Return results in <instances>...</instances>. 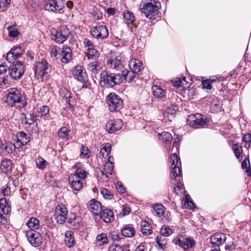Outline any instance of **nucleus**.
I'll list each match as a JSON object with an SVG mask.
<instances>
[{
    "label": "nucleus",
    "mask_w": 251,
    "mask_h": 251,
    "mask_svg": "<svg viewBox=\"0 0 251 251\" xmlns=\"http://www.w3.org/2000/svg\"><path fill=\"white\" fill-rule=\"evenodd\" d=\"M130 212V208L126 205H124L122 212L120 213V214H122L123 216H126L129 214Z\"/></svg>",
    "instance_id": "63"
},
{
    "label": "nucleus",
    "mask_w": 251,
    "mask_h": 251,
    "mask_svg": "<svg viewBox=\"0 0 251 251\" xmlns=\"http://www.w3.org/2000/svg\"><path fill=\"white\" fill-rule=\"evenodd\" d=\"M24 52V49L21 46H15L7 53L6 60L9 62H14Z\"/></svg>",
    "instance_id": "13"
},
{
    "label": "nucleus",
    "mask_w": 251,
    "mask_h": 251,
    "mask_svg": "<svg viewBox=\"0 0 251 251\" xmlns=\"http://www.w3.org/2000/svg\"><path fill=\"white\" fill-rule=\"evenodd\" d=\"M65 243L68 248H73L75 245L74 237V232L71 230H67L65 233Z\"/></svg>",
    "instance_id": "26"
},
{
    "label": "nucleus",
    "mask_w": 251,
    "mask_h": 251,
    "mask_svg": "<svg viewBox=\"0 0 251 251\" xmlns=\"http://www.w3.org/2000/svg\"><path fill=\"white\" fill-rule=\"evenodd\" d=\"M44 9L51 12H59L64 7L62 0H44Z\"/></svg>",
    "instance_id": "8"
},
{
    "label": "nucleus",
    "mask_w": 251,
    "mask_h": 251,
    "mask_svg": "<svg viewBox=\"0 0 251 251\" xmlns=\"http://www.w3.org/2000/svg\"><path fill=\"white\" fill-rule=\"evenodd\" d=\"M92 17L96 20H100L102 18V13L97 9H93L91 12Z\"/></svg>",
    "instance_id": "50"
},
{
    "label": "nucleus",
    "mask_w": 251,
    "mask_h": 251,
    "mask_svg": "<svg viewBox=\"0 0 251 251\" xmlns=\"http://www.w3.org/2000/svg\"><path fill=\"white\" fill-rule=\"evenodd\" d=\"M25 71V67L21 62L14 61L8 68V74L11 78L18 80L22 77Z\"/></svg>",
    "instance_id": "3"
},
{
    "label": "nucleus",
    "mask_w": 251,
    "mask_h": 251,
    "mask_svg": "<svg viewBox=\"0 0 251 251\" xmlns=\"http://www.w3.org/2000/svg\"><path fill=\"white\" fill-rule=\"evenodd\" d=\"M242 168L243 169H247L246 172L247 173L248 176H251V167L249 160H248V161H247L246 160H244L242 162Z\"/></svg>",
    "instance_id": "49"
},
{
    "label": "nucleus",
    "mask_w": 251,
    "mask_h": 251,
    "mask_svg": "<svg viewBox=\"0 0 251 251\" xmlns=\"http://www.w3.org/2000/svg\"><path fill=\"white\" fill-rule=\"evenodd\" d=\"M107 101L109 110L111 112L117 111L122 107L123 100L115 93L109 94L107 97Z\"/></svg>",
    "instance_id": "5"
},
{
    "label": "nucleus",
    "mask_w": 251,
    "mask_h": 251,
    "mask_svg": "<svg viewBox=\"0 0 251 251\" xmlns=\"http://www.w3.org/2000/svg\"><path fill=\"white\" fill-rule=\"evenodd\" d=\"M160 135L162 136L163 139L166 142H170L172 139L171 134L168 132H162Z\"/></svg>",
    "instance_id": "54"
},
{
    "label": "nucleus",
    "mask_w": 251,
    "mask_h": 251,
    "mask_svg": "<svg viewBox=\"0 0 251 251\" xmlns=\"http://www.w3.org/2000/svg\"><path fill=\"white\" fill-rule=\"evenodd\" d=\"M180 166H176L175 165V166L171 168L170 176L172 179H176V177L181 176Z\"/></svg>",
    "instance_id": "38"
},
{
    "label": "nucleus",
    "mask_w": 251,
    "mask_h": 251,
    "mask_svg": "<svg viewBox=\"0 0 251 251\" xmlns=\"http://www.w3.org/2000/svg\"><path fill=\"white\" fill-rule=\"evenodd\" d=\"M96 239L97 241L99 243L100 245L107 244L109 241L107 236L104 233H101L98 235Z\"/></svg>",
    "instance_id": "43"
},
{
    "label": "nucleus",
    "mask_w": 251,
    "mask_h": 251,
    "mask_svg": "<svg viewBox=\"0 0 251 251\" xmlns=\"http://www.w3.org/2000/svg\"><path fill=\"white\" fill-rule=\"evenodd\" d=\"M58 47H52L50 50V55L52 58H56L58 56Z\"/></svg>",
    "instance_id": "58"
},
{
    "label": "nucleus",
    "mask_w": 251,
    "mask_h": 251,
    "mask_svg": "<svg viewBox=\"0 0 251 251\" xmlns=\"http://www.w3.org/2000/svg\"><path fill=\"white\" fill-rule=\"evenodd\" d=\"M61 60L63 63H67L72 59V50L70 47H63L62 50Z\"/></svg>",
    "instance_id": "27"
},
{
    "label": "nucleus",
    "mask_w": 251,
    "mask_h": 251,
    "mask_svg": "<svg viewBox=\"0 0 251 251\" xmlns=\"http://www.w3.org/2000/svg\"><path fill=\"white\" fill-rule=\"evenodd\" d=\"M158 4L160 5L159 3ZM140 8L141 12L149 19L154 20L159 17V6L158 3H156L155 1L144 3L143 5L141 4Z\"/></svg>",
    "instance_id": "2"
},
{
    "label": "nucleus",
    "mask_w": 251,
    "mask_h": 251,
    "mask_svg": "<svg viewBox=\"0 0 251 251\" xmlns=\"http://www.w3.org/2000/svg\"><path fill=\"white\" fill-rule=\"evenodd\" d=\"M122 126L123 124L122 120L117 119L108 123L106 128L109 133H112L120 129Z\"/></svg>",
    "instance_id": "18"
},
{
    "label": "nucleus",
    "mask_w": 251,
    "mask_h": 251,
    "mask_svg": "<svg viewBox=\"0 0 251 251\" xmlns=\"http://www.w3.org/2000/svg\"><path fill=\"white\" fill-rule=\"evenodd\" d=\"M68 222L71 225L73 224L74 220L76 221L77 223L81 222V218L79 216H76L75 214L72 213L70 215L69 218H67Z\"/></svg>",
    "instance_id": "51"
},
{
    "label": "nucleus",
    "mask_w": 251,
    "mask_h": 251,
    "mask_svg": "<svg viewBox=\"0 0 251 251\" xmlns=\"http://www.w3.org/2000/svg\"><path fill=\"white\" fill-rule=\"evenodd\" d=\"M0 207L3 213L5 215H7L11 211V206L5 198L0 199Z\"/></svg>",
    "instance_id": "32"
},
{
    "label": "nucleus",
    "mask_w": 251,
    "mask_h": 251,
    "mask_svg": "<svg viewBox=\"0 0 251 251\" xmlns=\"http://www.w3.org/2000/svg\"><path fill=\"white\" fill-rule=\"evenodd\" d=\"M27 225L29 228V230L37 229L40 225L39 220L35 217H31L27 222Z\"/></svg>",
    "instance_id": "34"
},
{
    "label": "nucleus",
    "mask_w": 251,
    "mask_h": 251,
    "mask_svg": "<svg viewBox=\"0 0 251 251\" xmlns=\"http://www.w3.org/2000/svg\"><path fill=\"white\" fill-rule=\"evenodd\" d=\"M70 129L65 126L62 127L58 131V135L61 139L65 140H70L72 139V137L70 134Z\"/></svg>",
    "instance_id": "30"
},
{
    "label": "nucleus",
    "mask_w": 251,
    "mask_h": 251,
    "mask_svg": "<svg viewBox=\"0 0 251 251\" xmlns=\"http://www.w3.org/2000/svg\"><path fill=\"white\" fill-rule=\"evenodd\" d=\"M100 193L103 198L107 200H111L113 198L112 193L106 188H102L100 190Z\"/></svg>",
    "instance_id": "45"
},
{
    "label": "nucleus",
    "mask_w": 251,
    "mask_h": 251,
    "mask_svg": "<svg viewBox=\"0 0 251 251\" xmlns=\"http://www.w3.org/2000/svg\"><path fill=\"white\" fill-rule=\"evenodd\" d=\"M87 69L92 74L95 75L98 74L101 68L100 64L98 61H94L88 65Z\"/></svg>",
    "instance_id": "31"
},
{
    "label": "nucleus",
    "mask_w": 251,
    "mask_h": 251,
    "mask_svg": "<svg viewBox=\"0 0 251 251\" xmlns=\"http://www.w3.org/2000/svg\"><path fill=\"white\" fill-rule=\"evenodd\" d=\"M135 231L134 228L130 226H126L122 229V234L127 237H133L135 234Z\"/></svg>",
    "instance_id": "36"
},
{
    "label": "nucleus",
    "mask_w": 251,
    "mask_h": 251,
    "mask_svg": "<svg viewBox=\"0 0 251 251\" xmlns=\"http://www.w3.org/2000/svg\"><path fill=\"white\" fill-rule=\"evenodd\" d=\"M12 162L10 160L4 159L1 161L0 170L5 174L10 173L12 170Z\"/></svg>",
    "instance_id": "29"
},
{
    "label": "nucleus",
    "mask_w": 251,
    "mask_h": 251,
    "mask_svg": "<svg viewBox=\"0 0 251 251\" xmlns=\"http://www.w3.org/2000/svg\"><path fill=\"white\" fill-rule=\"evenodd\" d=\"M6 75L4 74H0V86L2 87L6 84V79L5 76Z\"/></svg>",
    "instance_id": "61"
},
{
    "label": "nucleus",
    "mask_w": 251,
    "mask_h": 251,
    "mask_svg": "<svg viewBox=\"0 0 251 251\" xmlns=\"http://www.w3.org/2000/svg\"><path fill=\"white\" fill-rule=\"evenodd\" d=\"M124 19L129 23L132 24L135 20V17L132 12L129 10H126L123 13Z\"/></svg>",
    "instance_id": "39"
},
{
    "label": "nucleus",
    "mask_w": 251,
    "mask_h": 251,
    "mask_svg": "<svg viewBox=\"0 0 251 251\" xmlns=\"http://www.w3.org/2000/svg\"><path fill=\"white\" fill-rule=\"evenodd\" d=\"M153 94L156 98L162 99L166 95V91L158 85H153L151 87Z\"/></svg>",
    "instance_id": "28"
},
{
    "label": "nucleus",
    "mask_w": 251,
    "mask_h": 251,
    "mask_svg": "<svg viewBox=\"0 0 251 251\" xmlns=\"http://www.w3.org/2000/svg\"><path fill=\"white\" fill-rule=\"evenodd\" d=\"M52 39L59 44H62L70 36V31L68 28H65L59 31L55 29L51 30Z\"/></svg>",
    "instance_id": "10"
},
{
    "label": "nucleus",
    "mask_w": 251,
    "mask_h": 251,
    "mask_svg": "<svg viewBox=\"0 0 251 251\" xmlns=\"http://www.w3.org/2000/svg\"><path fill=\"white\" fill-rule=\"evenodd\" d=\"M50 72L51 66L45 59H42L41 61L36 63L34 69V75L37 79L48 75Z\"/></svg>",
    "instance_id": "4"
},
{
    "label": "nucleus",
    "mask_w": 251,
    "mask_h": 251,
    "mask_svg": "<svg viewBox=\"0 0 251 251\" xmlns=\"http://www.w3.org/2000/svg\"><path fill=\"white\" fill-rule=\"evenodd\" d=\"M136 74L134 73L131 70H130V71H128L125 70L122 71V75H121V76L122 75L126 81L130 82L134 79Z\"/></svg>",
    "instance_id": "35"
},
{
    "label": "nucleus",
    "mask_w": 251,
    "mask_h": 251,
    "mask_svg": "<svg viewBox=\"0 0 251 251\" xmlns=\"http://www.w3.org/2000/svg\"><path fill=\"white\" fill-rule=\"evenodd\" d=\"M226 239V236L225 233L217 232L211 236L210 242L211 244L219 247L225 242Z\"/></svg>",
    "instance_id": "15"
},
{
    "label": "nucleus",
    "mask_w": 251,
    "mask_h": 251,
    "mask_svg": "<svg viewBox=\"0 0 251 251\" xmlns=\"http://www.w3.org/2000/svg\"><path fill=\"white\" fill-rule=\"evenodd\" d=\"M108 251H124V250L121 246L115 244L110 246Z\"/></svg>",
    "instance_id": "57"
},
{
    "label": "nucleus",
    "mask_w": 251,
    "mask_h": 251,
    "mask_svg": "<svg viewBox=\"0 0 251 251\" xmlns=\"http://www.w3.org/2000/svg\"><path fill=\"white\" fill-rule=\"evenodd\" d=\"M164 237L162 235L160 236H157L156 238V241L159 246V247L162 249H164L166 248V245L167 243V241Z\"/></svg>",
    "instance_id": "42"
},
{
    "label": "nucleus",
    "mask_w": 251,
    "mask_h": 251,
    "mask_svg": "<svg viewBox=\"0 0 251 251\" xmlns=\"http://www.w3.org/2000/svg\"><path fill=\"white\" fill-rule=\"evenodd\" d=\"M69 182L71 188L77 191L81 189L84 184V181L77 179L76 176L71 175L69 177Z\"/></svg>",
    "instance_id": "19"
},
{
    "label": "nucleus",
    "mask_w": 251,
    "mask_h": 251,
    "mask_svg": "<svg viewBox=\"0 0 251 251\" xmlns=\"http://www.w3.org/2000/svg\"><path fill=\"white\" fill-rule=\"evenodd\" d=\"M141 229L142 233L146 236L149 235L152 232L150 224L145 221L141 222Z\"/></svg>",
    "instance_id": "33"
},
{
    "label": "nucleus",
    "mask_w": 251,
    "mask_h": 251,
    "mask_svg": "<svg viewBox=\"0 0 251 251\" xmlns=\"http://www.w3.org/2000/svg\"><path fill=\"white\" fill-rule=\"evenodd\" d=\"M39 113L41 116L47 115L49 113V107L47 106H43L41 107Z\"/></svg>",
    "instance_id": "55"
},
{
    "label": "nucleus",
    "mask_w": 251,
    "mask_h": 251,
    "mask_svg": "<svg viewBox=\"0 0 251 251\" xmlns=\"http://www.w3.org/2000/svg\"><path fill=\"white\" fill-rule=\"evenodd\" d=\"M99 216L107 223L112 222L114 218L113 211L108 208H103Z\"/></svg>",
    "instance_id": "22"
},
{
    "label": "nucleus",
    "mask_w": 251,
    "mask_h": 251,
    "mask_svg": "<svg viewBox=\"0 0 251 251\" xmlns=\"http://www.w3.org/2000/svg\"><path fill=\"white\" fill-rule=\"evenodd\" d=\"M161 235L164 237H168L173 233L172 229L169 227L163 226L160 230Z\"/></svg>",
    "instance_id": "48"
},
{
    "label": "nucleus",
    "mask_w": 251,
    "mask_h": 251,
    "mask_svg": "<svg viewBox=\"0 0 251 251\" xmlns=\"http://www.w3.org/2000/svg\"><path fill=\"white\" fill-rule=\"evenodd\" d=\"M68 210L65 205H59L56 207L55 215L57 222L59 224H63L67 219L66 215Z\"/></svg>",
    "instance_id": "14"
},
{
    "label": "nucleus",
    "mask_w": 251,
    "mask_h": 251,
    "mask_svg": "<svg viewBox=\"0 0 251 251\" xmlns=\"http://www.w3.org/2000/svg\"><path fill=\"white\" fill-rule=\"evenodd\" d=\"M202 85L203 88H205L209 90H211L212 88L211 81L210 80H208V79L203 80L202 81Z\"/></svg>",
    "instance_id": "56"
},
{
    "label": "nucleus",
    "mask_w": 251,
    "mask_h": 251,
    "mask_svg": "<svg viewBox=\"0 0 251 251\" xmlns=\"http://www.w3.org/2000/svg\"><path fill=\"white\" fill-rule=\"evenodd\" d=\"M86 53L88 58L91 59L96 60L100 56L99 52L94 48L87 49Z\"/></svg>",
    "instance_id": "37"
},
{
    "label": "nucleus",
    "mask_w": 251,
    "mask_h": 251,
    "mask_svg": "<svg viewBox=\"0 0 251 251\" xmlns=\"http://www.w3.org/2000/svg\"><path fill=\"white\" fill-rule=\"evenodd\" d=\"M9 35L11 37H16L19 35V31L15 26H9L7 27Z\"/></svg>",
    "instance_id": "47"
},
{
    "label": "nucleus",
    "mask_w": 251,
    "mask_h": 251,
    "mask_svg": "<svg viewBox=\"0 0 251 251\" xmlns=\"http://www.w3.org/2000/svg\"><path fill=\"white\" fill-rule=\"evenodd\" d=\"M232 149L234 151V152L236 157L239 158L241 154V147H240L238 144H234L233 145Z\"/></svg>",
    "instance_id": "53"
},
{
    "label": "nucleus",
    "mask_w": 251,
    "mask_h": 251,
    "mask_svg": "<svg viewBox=\"0 0 251 251\" xmlns=\"http://www.w3.org/2000/svg\"><path fill=\"white\" fill-rule=\"evenodd\" d=\"M186 204L189 209H193L195 207L193 202L192 201H189L187 196L186 197L184 203V205H186Z\"/></svg>",
    "instance_id": "60"
},
{
    "label": "nucleus",
    "mask_w": 251,
    "mask_h": 251,
    "mask_svg": "<svg viewBox=\"0 0 251 251\" xmlns=\"http://www.w3.org/2000/svg\"><path fill=\"white\" fill-rule=\"evenodd\" d=\"M176 112V109L173 106L168 107L165 110V114L168 115H173Z\"/></svg>",
    "instance_id": "62"
},
{
    "label": "nucleus",
    "mask_w": 251,
    "mask_h": 251,
    "mask_svg": "<svg viewBox=\"0 0 251 251\" xmlns=\"http://www.w3.org/2000/svg\"><path fill=\"white\" fill-rule=\"evenodd\" d=\"M74 169L75 170V174H72V176H76L77 179L84 182L85 178L87 176L88 173L84 170L80 168V163L75 164Z\"/></svg>",
    "instance_id": "20"
},
{
    "label": "nucleus",
    "mask_w": 251,
    "mask_h": 251,
    "mask_svg": "<svg viewBox=\"0 0 251 251\" xmlns=\"http://www.w3.org/2000/svg\"><path fill=\"white\" fill-rule=\"evenodd\" d=\"M6 102L11 106L16 103H22V97L20 92L16 88H12L7 91Z\"/></svg>",
    "instance_id": "7"
},
{
    "label": "nucleus",
    "mask_w": 251,
    "mask_h": 251,
    "mask_svg": "<svg viewBox=\"0 0 251 251\" xmlns=\"http://www.w3.org/2000/svg\"><path fill=\"white\" fill-rule=\"evenodd\" d=\"M121 59L122 56L119 52L112 53L110 58L107 61V65L109 68L121 70L123 68Z\"/></svg>",
    "instance_id": "11"
},
{
    "label": "nucleus",
    "mask_w": 251,
    "mask_h": 251,
    "mask_svg": "<svg viewBox=\"0 0 251 251\" xmlns=\"http://www.w3.org/2000/svg\"><path fill=\"white\" fill-rule=\"evenodd\" d=\"M88 208L94 214L99 215L103 208V207L101 206V203L99 201L93 199L89 201Z\"/></svg>",
    "instance_id": "17"
},
{
    "label": "nucleus",
    "mask_w": 251,
    "mask_h": 251,
    "mask_svg": "<svg viewBox=\"0 0 251 251\" xmlns=\"http://www.w3.org/2000/svg\"><path fill=\"white\" fill-rule=\"evenodd\" d=\"M73 72L75 77L78 81L81 82L85 81L86 73L82 66L79 65L75 66Z\"/></svg>",
    "instance_id": "21"
},
{
    "label": "nucleus",
    "mask_w": 251,
    "mask_h": 251,
    "mask_svg": "<svg viewBox=\"0 0 251 251\" xmlns=\"http://www.w3.org/2000/svg\"><path fill=\"white\" fill-rule=\"evenodd\" d=\"M91 33L92 36L98 39H104L108 36L109 32L105 25H100L92 27Z\"/></svg>",
    "instance_id": "12"
},
{
    "label": "nucleus",
    "mask_w": 251,
    "mask_h": 251,
    "mask_svg": "<svg viewBox=\"0 0 251 251\" xmlns=\"http://www.w3.org/2000/svg\"><path fill=\"white\" fill-rule=\"evenodd\" d=\"M59 92L63 98L62 100L68 104L69 106H72L75 102V100L71 96V93L65 88L60 89Z\"/></svg>",
    "instance_id": "23"
},
{
    "label": "nucleus",
    "mask_w": 251,
    "mask_h": 251,
    "mask_svg": "<svg viewBox=\"0 0 251 251\" xmlns=\"http://www.w3.org/2000/svg\"><path fill=\"white\" fill-rule=\"evenodd\" d=\"M129 67L135 74L139 73L142 69V63L140 60L132 58L129 62Z\"/></svg>",
    "instance_id": "25"
},
{
    "label": "nucleus",
    "mask_w": 251,
    "mask_h": 251,
    "mask_svg": "<svg viewBox=\"0 0 251 251\" xmlns=\"http://www.w3.org/2000/svg\"><path fill=\"white\" fill-rule=\"evenodd\" d=\"M111 150V146L110 144L106 143L103 144L102 145V148L100 149V153L102 154V156L104 157L105 153L106 152V155L110 152Z\"/></svg>",
    "instance_id": "44"
},
{
    "label": "nucleus",
    "mask_w": 251,
    "mask_h": 251,
    "mask_svg": "<svg viewBox=\"0 0 251 251\" xmlns=\"http://www.w3.org/2000/svg\"><path fill=\"white\" fill-rule=\"evenodd\" d=\"M114 169V164L111 163H106L104 165V172L101 171L102 175H111Z\"/></svg>",
    "instance_id": "40"
},
{
    "label": "nucleus",
    "mask_w": 251,
    "mask_h": 251,
    "mask_svg": "<svg viewBox=\"0 0 251 251\" xmlns=\"http://www.w3.org/2000/svg\"><path fill=\"white\" fill-rule=\"evenodd\" d=\"M206 122L207 119L205 116L199 113L190 115L187 119L188 125L196 128L202 127Z\"/></svg>",
    "instance_id": "6"
},
{
    "label": "nucleus",
    "mask_w": 251,
    "mask_h": 251,
    "mask_svg": "<svg viewBox=\"0 0 251 251\" xmlns=\"http://www.w3.org/2000/svg\"><path fill=\"white\" fill-rule=\"evenodd\" d=\"M25 234L28 241L32 246L38 247L42 243V237L39 232L34 230H28Z\"/></svg>",
    "instance_id": "9"
},
{
    "label": "nucleus",
    "mask_w": 251,
    "mask_h": 251,
    "mask_svg": "<svg viewBox=\"0 0 251 251\" xmlns=\"http://www.w3.org/2000/svg\"><path fill=\"white\" fill-rule=\"evenodd\" d=\"M170 162L171 163V168L176 166L181 165V162L180 158L178 157L176 153L172 154L170 157Z\"/></svg>",
    "instance_id": "41"
},
{
    "label": "nucleus",
    "mask_w": 251,
    "mask_h": 251,
    "mask_svg": "<svg viewBox=\"0 0 251 251\" xmlns=\"http://www.w3.org/2000/svg\"><path fill=\"white\" fill-rule=\"evenodd\" d=\"M176 244H178L180 247L186 250L189 248H192L196 244L195 241L192 238L189 237L183 238L182 239H178L175 241Z\"/></svg>",
    "instance_id": "16"
},
{
    "label": "nucleus",
    "mask_w": 251,
    "mask_h": 251,
    "mask_svg": "<svg viewBox=\"0 0 251 251\" xmlns=\"http://www.w3.org/2000/svg\"><path fill=\"white\" fill-rule=\"evenodd\" d=\"M186 82V78L184 76L182 77V79L178 78L176 80L174 84V85L177 88H182L181 89H183L185 87V83Z\"/></svg>",
    "instance_id": "46"
},
{
    "label": "nucleus",
    "mask_w": 251,
    "mask_h": 251,
    "mask_svg": "<svg viewBox=\"0 0 251 251\" xmlns=\"http://www.w3.org/2000/svg\"><path fill=\"white\" fill-rule=\"evenodd\" d=\"M89 151V150L88 148L83 146H81L80 149L81 154L83 155L86 158L89 157V155H88Z\"/></svg>",
    "instance_id": "59"
},
{
    "label": "nucleus",
    "mask_w": 251,
    "mask_h": 251,
    "mask_svg": "<svg viewBox=\"0 0 251 251\" xmlns=\"http://www.w3.org/2000/svg\"><path fill=\"white\" fill-rule=\"evenodd\" d=\"M10 193H11L10 188L8 186H6L5 188H4L3 189H2L1 191V193L4 196H9L10 194Z\"/></svg>",
    "instance_id": "64"
},
{
    "label": "nucleus",
    "mask_w": 251,
    "mask_h": 251,
    "mask_svg": "<svg viewBox=\"0 0 251 251\" xmlns=\"http://www.w3.org/2000/svg\"><path fill=\"white\" fill-rule=\"evenodd\" d=\"M151 211L154 216L161 217L165 213V208L161 203H156L152 204Z\"/></svg>",
    "instance_id": "24"
},
{
    "label": "nucleus",
    "mask_w": 251,
    "mask_h": 251,
    "mask_svg": "<svg viewBox=\"0 0 251 251\" xmlns=\"http://www.w3.org/2000/svg\"><path fill=\"white\" fill-rule=\"evenodd\" d=\"M36 165L38 168L43 169L46 167V161L42 158H38L36 160Z\"/></svg>",
    "instance_id": "52"
},
{
    "label": "nucleus",
    "mask_w": 251,
    "mask_h": 251,
    "mask_svg": "<svg viewBox=\"0 0 251 251\" xmlns=\"http://www.w3.org/2000/svg\"><path fill=\"white\" fill-rule=\"evenodd\" d=\"M122 81V77L119 74H108L106 71H102L100 73L101 85H107L109 87H113Z\"/></svg>",
    "instance_id": "1"
}]
</instances>
